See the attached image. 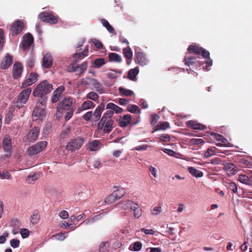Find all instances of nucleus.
<instances>
[{
    "label": "nucleus",
    "mask_w": 252,
    "mask_h": 252,
    "mask_svg": "<svg viewBox=\"0 0 252 252\" xmlns=\"http://www.w3.org/2000/svg\"><path fill=\"white\" fill-rule=\"evenodd\" d=\"M32 93V89L30 88L23 90L19 94L16 103V107L20 108L28 101Z\"/></svg>",
    "instance_id": "7ed1b4c3"
},
{
    "label": "nucleus",
    "mask_w": 252,
    "mask_h": 252,
    "mask_svg": "<svg viewBox=\"0 0 252 252\" xmlns=\"http://www.w3.org/2000/svg\"><path fill=\"white\" fill-rule=\"evenodd\" d=\"M189 171L193 176L196 178H200L203 176V173L202 171L197 170L196 168L193 167H189Z\"/></svg>",
    "instance_id": "473e14b6"
},
{
    "label": "nucleus",
    "mask_w": 252,
    "mask_h": 252,
    "mask_svg": "<svg viewBox=\"0 0 252 252\" xmlns=\"http://www.w3.org/2000/svg\"><path fill=\"white\" fill-rule=\"evenodd\" d=\"M162 212V207L160 205L155 206L152 210L151 214L153 216H158Z\"/></svg>",
    "instance_id": "de8ad7c7"
},
{
    "label": "nucleus",
    "mask_w": 252,
    "mask_h": 252,
    "mask_svg": "<svg viewBox=\"0 0 252 252\" xmlns=\"http://www.w3.org/2000/svg\"><path fill=\"white\" fill-rule=\"evenodd\" d=\"M107 109H111L113 112L115 111L117 113H120L122 112L123 109L118 105H116L113 103H108L106 107Z\"/></svg>",
    "instance_id": "7c9ffc66"
},
{
    "label": "nucleus",
    "mask_w": 252,
    "mask_h": 252,
    "mask_svg": "<svg viewBox=\"0 0 252 252\" xmlns=\"http://www.w3.org/2000/svg\"><path fill=\"white\" fill-rule=\"evenodd\" d=\"M109 244L108 242H103L99 246V252H108V248Z\"/></svg>",
    "instance_id": "a18cd8bd"
},
{
    "label": "nucleus",
    "mask_w": 252,
    "mask_h": 252,
    "mask_svg": "<svg viewBox=\"0 0 252 252\" xmlns=\"http://www.w3.org/2000/svg\"><path fill=\"white\" fill-rule=\"evenodd\" d=\"M139 73V70L137 67H135L133 69H131L128 73L127 77L128 78L132 80L135 81L136 80V77L137 75Z\"/></svg>",
    "instance_id": "f704fd0d"
},
{
    "label": "nucleus",
    "mask_w": 252,
    "mask_h": 252,
    "mask_svg": "<svg viewBox=\"0 0 252 252\" xmlns=\"http://www.w3.org/2000/svg\"><path fill=\"white\" fill-rule=\"evenodd\" d=\"M53 89L51 84L48 83L46 80L41 82L33 90L32 94L34 96H39L37 101V104H41L42 106L46 104L47 97L46 94L49 93Z\"/></svg>",
    "instance_id": "f257e3e1"
},
{
    "label": "nucleus",
    "mask_w": 252,
    "mask_h": 252,
    "mask_svg": "<svg viewBox=\"0 0 252 252\" xmlns=\"http://www.w3.org/2000/svg\"><path fill=\"white\" fill-rule=\"evenodd\" d=\"M119 91L121 95H124L126 96H129L133 94V92L130 90L126 89L122 87H119Z\"/></svg>",
    "instance_id": "58836bf2"
},
{
    "label": "nucleus",
    "mask_w": 252,
    "mask_h": 252,
    "mask_svg": "<svg viewBox=\"0 0 252 252\" xmlns=\"http://www.w3.org/2000/svg\"><path fill=\"white\" fill-rule=\"evenodd\" d=\"M142 243L140 242L137 241L133 244V251L138 252L142 248Z\"/></svg>",
    "instance_id": "13d9d810"
},
{
    "label": "nucleus",
    "mask_w": 252,
    "mask_h": 252,
    "mask_svg": "<svg viewBox=\"0 0 252 252\" xmlns=\"http://www.w3.org/2000/svg\"><path fill=\"white\" fill-rule=\"evenodd\" d=\"M216 154L215 150L213 148H209L204 154V157L208 158Z\"/></svg>",
    "instance_id": "864d4df0"
},
{
    "label": "nucleus",
    "mask_w": 252,
    "mask_h": 252,
    "mask_svg": "<svg viewBox=\"0 0 252 252\" xmlns=\"http://www.w3.org/2000/svg\"><path fill=\"white\" fill-rule=\"evenodd\" d=\"M114 114V112L112 111L111 109L107 110L106 111L101 119H100V122L98 123L97 125V127L98 129H102L103 126L105 124V120H108L109 119H111V117L113 116Z\"/></svg>",
    "instance_id": "f8f14e48"
},
{
    "label": "nucleus",
    "mask_w": 252,
    "mask_h": 252,
    "mask_svg": "<svg viewBox=\"0 0 252 252\" xmlns=\"http://www.w3.org/2000/svg\"><path fill=\"white\" fill-rule=\"evenodd\" d=\"M212 135L215 138L217 141H220V144L223 145H226L227 143V140L222 135L216 133H212Z\"/></svg>",
    "instance_id": "e433bc0d"
},
{
    "label": "nucleus",
    "mask_w": 252,
    "mask_h": 252,
    "mask_svg": "<svg viewBox=\"0 0 252 252\" xmlns=\"http://www.w3.org/2000/svg\"><path fill=\"white\" fill-rule=\"evenodd\" d=\"M21 234L23 238L28 237L29 235V232L27 229L23 228L21 230Z\"/></svg>",
    "instance_id": "774afa93"
},
{
    "label": "nucleus",
    "mask_w": 252,
    "mask_h": 252,
    "mask_svg": "<svg viewBox=\"0 0 252 252\" xmlns=\"http://www.w3.org/2000/svg\"><path fill=\"white\" fill-rule=\"evenodd\" d=\"M10 177V175L7 171H3L2 173L0 172V178L2 179H9Z\"/></svg>",
    "instance_id": "338daca9"
},
{
    "label": "nucleus",
    "mask_w": 252,
    "mask_h": 252,
    "mask_svg": "<svg viewBox=\"0 0 252 252\" xmlns=\"http://www.w3.org/2000/svg\"><path fill=\"white\" fill-rule=\"evenodd\" d=\"M78 69L77 63L75 62L70 64L68 67V71L73 72L76 71Z\"/></svg>",
    "instance_id": "bf43d9fd"
},
{
    "label": "nucleus",
    "mask_w": 252,
    "mask_h": 252,
    "mask_svg": "<svg viewBox=\"0 0 252 252\" xmlns=\"http://www.w3.org/2000/svg\"><path fill=\"white\" fill-rule=\"evenodd\" d=\"M9 233L7 232H4L2 235L0 236V244H4L6 240V238L8 236Z\"/></svg>",
    "instance_id": "680f3d73"
},
{
    "label": "nucleus",
    "mask_w": 252,
    "mask_h": 252,
    "mask_svg": "<svg viewBox=\"0 0 252 252\" xmlns=\"http://www.w3.org/2000/svg\"><path fill=\"white\" fill-rule=\"evenodd\" d=\"M132 117L129 114L124 115L121 117L119 120V125L121 127H125L127 126L130 123Z\"/></svg>",
    "instance_id": "b1692460"
},
{
    "label": "nucleus",
    "mask_w": 252,
    "mask_h": 252,
    "mask_svg": "<svg viewBox=\"0 0 252 252\" xmlns=\"http://www.w3.org/2000/svg\"><path fill=\"white\" fill-rule=\"evenodd\" d=\"M64 90V87L60 86L54 92L51 99L53 103L57 102Z\"/></svg>",
    "instance_id": "a211bd4d"
},
{
    "label": "nucleus",
    "mask_w": 252,
    "mask_h": 252,
    "mask_svg": "<svg viewBox=\"0 0 252 252\" xmlns=\"http://www.w3.org/2000/svg\"><path fill=\"white\" fill-rule=\"evenodd\" d=\"M108 57L110 62L120 63L122 61L121 56L115 53H110Z\"/></svg>",
    "instance_id": "72a5a7b5"
},
{
    "label": "nucleus",
    "mask_w": 252,
    "mask_h": 252,
    "mask_svg": "<svg viewBox=\"0 0 252 252\" xmlns=\"http://www.w3.org/2000/svg\"><path fill=\"white\" fill-rule=\"evenodd\" d=\"M68 234L66 233H59L58 234H56L55 235H53L52 238L57 240H60L63 241L67 237Z\"/></svg>",
    "instance_id": "c03bdc74"
},
{
    "label": "nucleus",
    "mask_w": 252,
    "mask_h": 252,
    "mask_svg": "<svg viewBox=\"0 0 252 252\" xmlns=\"http://www.w3.org/2000/svg\"><path fill=\"white\" fill-rule=\"evenodd\" d=\"M93 112L92 111H88L83 116V119L87 121H93Z\"/></svg>",
    "instance_id": "5fc2aeb1"
},
{
    "label": "nucleus",
    "mask_w": 252,
    "mask_h": 252,
    "mask_svg": "<svg viewBox=\"0 0 252 252\" xmlns=\"http://www.w3.org/2000/svg\"><path fill=\"white\" fill-rule=\"evenodd\" d=\"M39 17L43 21L48 22L51 24H54L58 22V17L52 14L42 12L39 15Z\"/></svg>",
    "instance_id": "423d86ee"
},
{
    "label": "nucleus",
    "mask_w": 252,
    "mask_h": 252,
    "mask_svg": "<svg viewBox=\"0 0 252 252\" xmlns=\"http://www.w3.org/2000/svg\"><path fill=\"white\" fill-rule=\"evenodd\" d=\"M10 245L13 248H17L19 246L20 241L18 239H13L10 240Z\"/></svg>",
    "instance_id": "4d7b16f0"
},
{
    "label": "nucleus",
    "mask_w": 252,
    "mask_h": 252,
    "mask_svg": "<svg viewBox=\"0 0 252 252\" xmlns=\"http://www.w3.org/2000/svg\"><path fill=\"white\" fill-rule=\"evenodd\" d=\"M122 72L121 70H114L108 72L107 74V77L110 79H116L122 74Z\"/></svg>",
    "instance_id": "c9c22d12"
},
{
    "label": "nucleus",
    "mask_w": 252,
    "mask_h": 252,
    "mask_svg": "<svg viewBox=\"0 0 252 252\" xmlns=\"http://www.w3.org/2000/svg\"><path fill=\"white\" fill-rule=\"evenodd\" d=\"M53 63V59L50 54H46L43 56L42 59L43 66L47 68H50Z\"/></svg>",
    "instance_id": "6ab92c4d"
},
{
    "label": "nucleus",
    "mask_w": 252,
    "mask_h": 252,
    "mask_svg": "<svg viewBox=\"0 0 252 252\" xmlns=\"http://www.w3.org/2000/svg\"><path fill=\"white\" fill-rule=\"evenodd\" d=\"M40 218V215L38 213L35 212L33 213L32 215L31 216V222H32V224L37 223L39 221Z\"/></svg>",
    "instance_id": "09e8293b"
},
{
    "label": "nucleus",
    "mask_w": 252,
    "mask_h": 252,
    "mask_svg": "<svg viewBox=\"0 0 252 252\" xmlns=\"http://www.w3.org/2000/svg\"><path fill=\"white\" fill-rule=\"evenodd\" d=\"M23 71V66L20 63H16L14 64L13 67V76L15 79H17L20 77Z\"/></svg>",
    "instance_id": "2eb2a0df"
},
{
    "label": "nucleus",
    "mask_w": 252,
    "mask_h": 252,
    "mask_svg": "<svg viewBox=\"0 0 252 252\" xmlns=\"http://www.w3.org/2000/svg\"><path fill=\"white\" fill-rule=\"evenodd\" d=\"M98 97V94L94 92H91L87 94L86 98L96 101Z\"/></svg>",
    "instance_id": "603ef678"
},
{
    "label": "nucleus",
    "mask_w": 252,
    "mask_h": 252,
    "mask_svg": "<svg viewBox=\"0 0 252 252\" xmlns=\"http://www.w3.org/2000/svg\"><path fill=\"white\" fill-rule=\"evenodd\" d=\"M187 125L189 127H191L194 129L203 130L205 128V126L200 124L195 123L194 121H190L187 122Z\"/></svg>",
    "instance_id": "2f4dec72"
},
{
    "label": "nucleus",
    "mask_w": 252,
    "mask_h": 252,
    "mask_svg": "<svg viewBox=\"0 0 252 252\" xmlns=\"http://www.w3.org/2000/svg\"><path fill=\"white\" fill-rule=\"evenodd\" d=\"M123 53L126 58L128 60H131L132 59V52L129 46L123 49Z\"/></svg>",
    "instance_id": "37998d69"
},
{
    "label": "nucleus",
    "mask_w": 252,
    "mask_h": 252,
    "mask_svg": "<svg viewBox=\"0 0 252 252\" xmlns=\"http://www.w3.org/2000/svg\"><path fill=\"white\" fill-rule=\"evenodd\" d=\"M136 60L138 62V63L144 66L147 64L148 61L145 58L144 55L143 53L138 52L136 53Z\"/></svg>",
    "instance_id": "393cba45"
},
{
    "label": "nucleus",
    "mask_w": 252,
    "mask_h": 252,
    "mask_svg": "<svg viewBox=\"0 0 252 252\" xmlns=\"http://www.w3.org/2000/svg\"><path fill=\"white\" fill-rule=\"evenodd\" d=\"M38 75L36 73L32 72L28 78L25 79L21 85V88H25L32 85L37 80Z\"/></svg>",
    "instance_id": "1a4fd4ad"
},
{
    "label": "nucleus",
    "mask_w": 252,
    "mask_h": 252,
    "mask_svg": "<svg viewBox=\"0 0 252 252\" xmlns=\"http://www.w3.org/2000/svg\"><path fill=\"white\" fill-rule=\"evenodd\" d=\"M105 105L103 103L99 105L95 109L94 112H93V121L96 122L98 121L101 116V114L104 110Z\"/></svg>",
    "instance_id": "ddd939ff"
},
{
    "label": "nucleus",
    "mask_w": 252,
    "mask_h": 252,
    "mask_svg": "<svg viewBox=\"0 0 252 252\" xmlns=\"http://www.w3.org/2000/svg\"><path fill=\"white\" fill-rule=\"evenodd\" d=\"M118 199H117V197L116 196V195L114 194L113 192L110 194L109 196H108L105 199V203L107 204H110L113 203H114L116 201H117Z\"/></svg>",
    "instance_id": "ea45409f"
},
{
    "label": "nucleus",
    "mask_w": 252,
    "mask_h": 252,
    "mask_svg": "<svg viewBox=\"0 0 252 252\" xmlns=\"http://www.w3.org/2000/svg\"><path fill=\"white\" fill-rule=\"evenodd\" d=\"M24 29V24L20 20L16 21L11 26V32L13 35H17Z\"/></svg>",
    "instance_id": "9b49d317"
},
{
    "label": "nucleus",
    "mask_w": 252,
    "mask_h": 252,
    "mask_svg": "<svg viewBox=\"0 0 252 252\" xmlns=\"http://www.w3.org/2000/svg\"><path fill=\"white\" fill-rule=\"evenodd\" d=\"M40 129L38 127H34L31 129L26 135L27 141L33 142L38 137Z\"/></svg>",
    "instance_id": "6e6552de"
},
{
    "label": "nucleus",
    "mask_w": 252,
    "mask_h": 252,
    "mask_svg": "<svg viewBox=\"0 0 252 252\" xmlns=\"http://www.w3.org/2000/svg\"><path fill=\"white\" fill-rule=\"evenodd\" d=\"M188 51L194 52L197 55H200L201 54L202 56L204 58H209L210 53L209 52L201 47L194 46L193 45H190L188 48Z\"/></svg>",
    "instance_id": "0eeeda50"
},
{
    "label": "nucleus",
    "mask_w": 252,
    "mask_h": 252,
    "mask_svg": "<svg viewBox=\"0 0 252 252\" xmlns=\"http://www.w3.org/2000/svg\"><path fill=\"white\" fill-rule=\"evenodd\" d=\"M148 169L151 174L155 178H157L158 176V170L156 168L154 167L152 165H150L148 167Z\"/></svg>",
    "instance_id": "6e6d98bb"
},
{
    "label": "nucleus",
    "mask_w": 252,
    "mask_h": 252,
    "mask_svg": "<svg viewBox=\"0 0 252 252\" xmlns=\"http://www.w3.org/2000/svg\"><path fill=\"white\" fill-rule=\"evenodd\" d=\"M89 84L92 85L96 91L100 94L104 93L103 89L101 84L98 82L96 79L92 78L90 79Z\"/></svg>",
    "instance_id": "aec40b11"
},
{
    "label": "nucleus",
    "mask_w": 252,
    "mask_h": 252,
    "mask_svg": "<svg viewBox=\"0 0 252 252\" xmlns=\"http://www.w3.org/2000/svg\"><path fill=\"white\" fill-rule=\"evenodd\" d=\"M40 105L41 104H37L36 107L33 111L32 115L33 121H42L45 117V109L44 108H40Z\"/></svg>",
    "instance_id": "39448f33"
},
{
    "label": "nucleus",
    "mask_w": 252,
    "mask_h": 252,
    "mask_svg": "<svg viewBox=\"0 0 252 252\" xmlns=\"http://www.w3.org/2000/svg\"><path fill=\"white\" fill-rule=\"evenodd\" d=\"M101 23L103 26L106 28L109 32L114 33L115 34H116V32H115L114 29L109 24L107 20L103 19L101 20Z\"/></svg>",
    "instance_id": "a19ab883"
},
{
    "label": "nucleus",
    "mask_w": 252,
    "mask_h": 252,
    "mask_svg": "<svg viewBox=\"0 0 252 252\" xmlns=\"http://www.w3.org/2000/svg\"><path fill=\"white\" fill-rule=\"evenodd\" d=\"M89 49L87 48L85 49V50L83 52L75 53L73 55V57L75 58L78 59L79 60H81L82 58H84L87 56V54L88 52Z\"/></svg>",
    "instance_id": "49530a36"
},
{
    "label": "nucleus",
    "mask_w": 252,
    "mask_h": 252,
    "mask_svg": "<svg viewBox=\"0 0 252 252\" xmlns=\"http://www.w3.org/2000/svg\"><path fill=\"white\" fill-rule=\"evenodd\" d=\"M47 144V142L46 141L38 142L29 147L27 150V153L30 156L36 155L44 150Z\"/></svg>",
    "instance_id": "f03ea898"
},
{
    "label": "nucleus",
    "mask_w": 252,
    "mask_h": 252,
    "mask_svg": "<svg viewBox=\"0 0 252 252\" xmlns=\"http://www.w3.org/2000/svg\"><path fill=\"white\" fill-rule=\"evenodd\" d=\"M12 62V57L8 54L3 58L1 63V68L5 69L9 67Z\"/></svg>",
    "instance_id": "4be33fe9"
},
{
    "label": "nucleus",
    "mask_w": 252,
    "mask_h": 252,
    "mask_svg": "<svg viewBox=\"0 0 252 252\" xmlns=\"http://www.w3.org/2000/svg\"><path fill=\"white\" fill-rule=\"evenodd\" d=\"M72 100L71 98H64L62 103L60 104V108H62L63 109L69 110L71 109Z\"/></svg>",
    "instance_id": "5701e85b"
},
{
    "label": "nucleus",
    "mask_w": 252,
    "mask_h": 252,
    "mask_svg": "<svg viewBox=\"0 0 252 252\" xmlns=\"http://www.w3.org/2000/svg\"><path fill=\"white\" fill-rule=\"evenodd\" d=\"M59 216L61 219L64 220L68 217V213L66 211L63 210L60 212Z\"/></svg>",
    "instance_id": "0e129e2a"
},
{
    "label": "nucleus",
    "mask_w": 252,
    "mask_h": 252,
    "mask_svg": "<svg viewBox=\"0 0 252 252\" xmlns=\"http://www.w3.org/2000/svg\"><path fill=\"white\" fill-rule=\"evenodd\" d=\"M223 166V168L228 176L234 175L237 172L236 166L233 163H225Z\"/></svg>",
    "instance_id": "dca6fc26"
},
{
    "label": "nucleus",
    "mask_w": 252,
    "mask_h": 252,
    "mask_svg": "<svg viewBox=\"0 0 252 252\" xmlns=\"http://www.w3.org/2000/svg\"><path fill=\"white\" fill-rule=\"evenodd\" d=\"M134 203L135 202L131 200H127L121 201L118 204H116L115 206V207H117L118 206H120L122 209L126 210L128 209H131Z\"/></svg>",
    "instance_id": "f3484780"
},
{
    "label": "nucleus",
    "mask_w": 252,
    "mask_h": 252,
    "mask_svg": "<svg viewBox=\"0 0 252 252\" xmlns=\"http://www.w3.org/2000/svg\"><path fill=\"white\" fill-rule=\"evenodd\" d=\"M117 199L119 200L123 197L126 193V190L124 188L119 187L118 189L113 192Z\"/></svg>",
    "instance_id": "4c0bfd02"
},
{
    "label": "nucleus",
    "mask_w": 252,
    "mask_h": 252,
    "mask_svg": "<svg viewBox=\"0 0 252 252\" xmlns=\"http://www.w3.org/2000/svg\"><path fill=\"white\" fill-rule=\"evenodd\" d=\"M105 63V60L103 58H99L94 61L93 65L95 68H99Z\"/></svg>",
    "instance_id": "79ce46f5"
},
{
    "label": "nucleus",
    "mask_w": 252,
    "mask_h": 252,
    "mask_svg": "<svg viewBox=\"0 0 252 252\" xmlns=\"http://www.w3.org/2000/svg\"><path fill=\"white\" fill-rule=\"evenodd\" d=\"M148 147H149V146L148 145L144 144V145L137 146L135 147L134 148V150L138 151H145L147 149Z\"/></svg>",
    "instance_id": "e2e57ef3"
},
{
    "label": "nucleus",
    "mask_w": 252,
    "mask_h": 252,
    "mask_svg": "<svg viewBox=\"0 0 252 252\" xmlns=\"http://www.w3.org/2000/svg\"><path fill=\"white\" fill-rule=\"evenodd\" d=\"M99 216H95L93 218L88 219L86 220L84 222L86 224H89L90 223H92L94 222L96 220L98 219Z\"/></svg>",
    "instance_id": "052dcab7"
},
{
    "label": "nucleus",
    "mask_w": 252,
    "mask_h": 252,
    "mask_svg": "<svg viewBox=\"0 0 252 252\" xmlns=\"http://www.w3.org/2000/svg\"><path fill=\"white\" fill-rule=\"evenodd\" d=\"M101 144L98 140H93L89 143V149L91 151H96L101 148Z\"/></svg>",
    "instance_id": "a878e982"
},
{
    "label": "nucleus",
    "mask_w": 252,
    "mask_h": 252,
    "mask_svg": "<svg viewBox=\"0 0 252 252\" xmlns=\"http://www.w3.org/2000/svg\"><path fill=\"white\" fill-rule=\"evenodd\" d=\"M2 146L4 151L8 153V155H6L7 157H8L12 152V143L11 138L8 136L6 135L2 141Z\"/></svg>",
    "instance_id": "9d476101"
},
{
    "label": "nucleus",
    "mask_w": 252,
    "mask_h": 252,
    "mask_svg": "<svg viewBox=\"0 0 252 252\" xmlns=\"http://www.w3.org/2000/svg\"><path fill=\"white\" fill-rule=\"evenodd\" d=\"M127 110L132 113H140V111L138 106L135 105H129L127 106Z\"/></svg>",
    "instance_id": "8fccbe9b"
},
{
    "label": "nucleus",
    "mask_w": 252,
    "mask_h": 252,
    "mask_svg": "<svg viewBox=\"0 0 252 252\" xmlns=\"http://www.w3.org/2000/svg\"><path fill=\"white\" fill-rule=\"evenodd\" d=\"M95 105L94 102L90 100H87L84 101L82 104L81 106L79 108V110L84 111L94 107Z\"/></svg>",
    "instance_id": "c85d7f7f"
},
{
    "label": "nucleus",
    "mask_w": 252,
    "mask_h": 252,
    "mask_svg": "<svg viewBox=\"0 0 252 252\" xmlns=\"http://www.w3.org/2000/svg\"><path fill=\"white\" fill-rule=\"evenodd\" d=\"M39 178V174L37 173H31L26 178V182L28 184H32Z\"/></svg>",
    "instance_id": "cd10ccee"
},
{
    "label": "nucleus",
    "mask_w": 252,
    "mask_h": 252,
    "mask_svg": "<svg viewBox=\"0 0 252 252\" xmlns=\"http://www.w3.org/2000/svg\"><path fill=\"white\" fill-rule=\"evenodd\" d=\"M169 125L167 122H162L158 124L155 130V131L159 130H165L169 127Z\"/></svg>",
    "instance_id": "3c124183"
},
{
    "label": "nucleus",
    "mask_w": 252,
    "mask_h": 252,
    "mask_svg": "<svg viewBox=\"0 0 252 252\" xmlns=\"http://www.w3.org/2000/svg\"><path fill=\"white\" fill-rule=\"evenodd\" d=\"M84 142V139L82 137H78L74 138L68 143L66 146V149L71 151L79 150Z\"/></svg>",
    "instance_id": "20e7f679"
},
{
    "label": "nucleus",
    "mask_w": 252,
    "mask_h": 252,
    "mask_svg": "<svg viewBox=\"0 0 252 252\" xmlns=\"http://www.w3.org/2000/svg\"><path fill=\"white\" fill-rule=\"evenodd\" d=\"M92 41L96 48L98 49H101L102 48L103 45L99 40L96 39H93L92 40Z\"/></svg>",
    "instance_id": "69168bd1"
},
{
    "label": "nucleus",
    "mask_w": 252,
    "mask_h": 252,
    "mask_svg": "<svg viewBox=\"0 0 252 252\" xmlns=\"http://www.w3.org/2000/svg\"><path fill=\"white\" fill-rule=\"evenodd\" d=\"M238 180L243 184L248 185H252L251 179L247 175L245 174L239 175Z\"/></svg>",
    "instance_id": "c756f323"
},
{
    "label": "nucleus",
    "mask_w": 252,
    "mask_h": 252,
    "mask_svg": "<svg viewBox=\"0 0 252 252\" xmlns=\"http://www.w3.org/2000/svg\"><path fill=\"white\" fill-rule=\"evenodd\" d=\"M105 122L102 128L104 133H108L111 131L113 127L114 122L112 119L105 120Z\"/></svg>",
    "instance_id": "bb28decb"
},
{
    "label": "nucleus",
    "mask_w": 252,
    "mask_h": 252,
    "mask_svg": "<svg viewBox=\"0 0 252 252\" xmlns=\"http://www.w3.org/2000/svg\"><path fill=\"white\" fill-rule=\"evenodd\" d=\"M33 38L30 33L26 34L23 38L22 42V49L24 50H27L32 44Z\"/></svg>",
    "instance_id": "4468645a"
},
{
    "label": "nucleus",
    "mask_w": 252,
    "mask_h": 252,
    "mask_svg": "<svg viewBox=\"0 0 252 252\" xmlns=\"http://www.w3.org/2000/svg\"><path fill=\"white\" fill-rule=\"evenodd\" d=\"M131 210L133 212V218L135 219L140 218L142 215V210L139 205L135 203Z\"/></svg>",
    "instance_id": "412c9836"
}]
</instances>
